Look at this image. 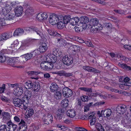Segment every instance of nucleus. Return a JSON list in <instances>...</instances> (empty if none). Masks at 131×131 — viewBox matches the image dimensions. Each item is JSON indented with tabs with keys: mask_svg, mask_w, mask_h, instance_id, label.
Listing matches in <instances>:
<instances>
[{
	"mask_svg": "<svg viewBox=\"0 0 131 131\" xmlns=\"http://www.w3.org/2000/svg\"><path fill=\"white\" fill-rule=\"evenodd\" d=\"M60 20L58 16L55 14L51 15L49 19V23L52 25L57 24Z\"/></svg>",
	"mask_w": 131,
	"mask_h": 131,
	"instance_id": "1",
	"label": "nucleus"
},
{
	"mask_svg": "<svg viewBox=\"0 0 131 131\" xmlns=\"http://www.w3.org/2000/svg\"><path fill=\"white\" fill-rule=\"evenodd\" d=\"M62 62L64 64L67 66L71 64L73 62V58L70 56H65L63 57Z\"/></svg>",
	"mask_w": 131,
	"mask_h": 131,
	"instance_id": "2",
	"label": "nucleus"
},
{
	"mask_svg": "<svg viewBox=\"0 0 131 131\" xmlns=\"http://www.w3.org/2000/svg\"><path fill=\"white\" fill-rule=\"evenodd\" d=\"M62 91L63 95L66 97H70L72 94L71 90L67 87L63 88Z\"/></svg>",
	"mask_w": 131,
	"mask_h": 131,
	"instance_id": "3",
	"label": "nucleus"
},
{
	"mask_svg": "<svg viewBox=\"0 0 131 131\" xmlns=\"http://www.w3.org/2000/svg\"><path fill=\"white\" fill-rule=\"evenodd\" d=\"M33 58L31 53H27L20 56V60L21 62L26 61L28 60L31 59Z\"/></svg>",
	"mask_w": 131,
	"mask_h": 131,
	"instance_id": "4",
	"label": "nucleus"
},
{
	"mask_svg": "<svg viewBox=\"0 0 131 131\" xmlns=\"http://www.w3.org/2000/svg\"><path fill=\"white\" fill-rule=\"evenodd\" d=\"M19 127L17 129V131H25L27 130V126L25 122L21 119L19 124Z\"/></svg>",
	"mask_w": 131,
	"mask_h": 131,
	"instance_id": "5",
	"label": "nucleus"
},
{
	"mask_svg": "<svg viewBox=\"0 0 131 131\" xmlns=\"http://www.w3.org/2000/svg\"><path fill=\"white\" fill-rule=\"evenodd\" d=\"M7 124L8 130H6V131H14L17 127V125L14 124L10 120L7 123Z\"/></svg>",
	"mask_w": 131,
	"mask_h": 131,
	"instance_id": "6",
	"label": "nucleus"
},
{
	"mask_svg": "<svg viewBox=\"0 0 131 131\" xmlns=\"http://www.w3.org/2000/svg\"><path fill=\"white\" fill-rule=\"evenodd\" d=\"M15 15L17 17L21 16L23 13V8L21 6L16 7L15 9Z\"/></svg>",
	"mask_w": 131,
	"mask_h": 131,
	"instance_id": "7",
	"label": "nucleus"
},
{
	"mask_svg": "<svg viewBox=\"0 0 131 131\" xmlns=\"http://www.w3.org/2000/svg\"><path fill=\"white\" fill-rule=\"evenodd\" d=\"M94 115V113L93 112L88 115H86L87 116H88V118L91 119L90 120V124L91 125H94L96 122V116Z\"/></svg>",
	"mask_w": 131,
	"mask_h": 131,
	"instance_id": "8",
	"label": "nucleus"
},
{
	"mask_svg": "<svg viewBox=\"0 0 131 131\" xmlns=\"http://www.w3.org/2000/svg\"><path fill=\"white\" fill-rule=\"evenodd\" d=\"M18 60L15 58H9L7 60V63L12 67H16L15 65L18 62Z\"/></svg>",
	"mask_w": 131,
	"mask_h": 131,
	"instance_id": "9",
	"label": "nucleus"
},
{
	"mask_svg": "<svg viewBox=\"0 0 131 131\" xmlns=\"http://www.w3.org/2000/svg\"><path fill=\"white\" fill-rule=\"evenodd\" d=\"M11 36V35L9 33H3L0 36V41H4L10 38Z\"/></svg>",
	"mask_w": 131,
	"mask_h": 131,
	"instance_id": "10",
	"label": "nucleus"
},
{
	"mask_svg": "<svg viewBox=\"0 0 131 131\" xmlns=\"http://www.w3.org/2000/svg\"><path fill=\"white\" fill-rule=\"evenodd\" d=\"M24 94L25 95L22 99H26L27 101V102L29 103L32 95V93L31 91L27 90L24 92Z\"/></svg>",
	"mask_w": 131,
	"mask_h": 131,
	"instance_id": "11",
	"label": "nucleus"
},
{
	"mask_svg": "<svg viewBox=\"0 0 131 131\" xmlns=\"http://www.w3.org/2000/svg\"><path fill=\"white\" fill-rule=\"evenodd\" d=\"M48 15L47 13L43 12L39 14L37 16V18L39 20L41 21L42 20H46L48 18Z\"/></svg>",
	"mask_w": 131,
	"mask_h": 131,
	"instance_id": "12",
	"label": "nucleus"
},
{
	"mask_svg": "<svg viewBox=\"0 0 131 131\" xmlns=\"http://www.w3.org/2000/svg\"><path fill=\"white\" fill-rule=\"evenodd\" d=\"M126 110V107L124 105H119L117 106L116 107V111L117 112L121 114L125 113Z\"/></svg>",
	"mask_w": 131,
	"mask_h": 131,
	"instance_id": "13",
	"label": "nucleus"
},
{
	"mask_svg": "<svg viewBox=\"0 0 131 131\" xmlns=\"http://www.w3.org/2000/svg\"><path fill=\"white\" fill-rule=\"evenodd\" d=\"M112 111L110 109H107L104 111L102 110L101 112L100 116L99 117H101L103 115L104 117H108L110 116L111 115Z\"/></svg>",
	"mask_w": 131,
	"mask_h": 131,
	"instance_id": "14",
	"label": "nucleus"
},
{
	"mask_svg": "<svg viewBox=\"0 0 131 131\" xmlns=\"http://www.w3.org/2000/svg\"><path fill=\"white\" fill-rule=\"evenodd\" d=\"M22 101L20 99L17 98H15L13 100V102L14 106L16 107H20L22 103Z\"/></svg>",
	"mask_w": 131,
	"mask_h": 131,
	"instance_id": "15",
	"label": "nucleus"
},
{
	"mask_svg": "<svg viewBox=\"0 0 131 131\" xmlns=\"http://www.w3.org/2000/svg\"><path fill=\"white\" fill-rule=\"evenodd\" d=\"M83 68V69L89 71L96 73H100V71L98 70L89 66H84Z\"/></svg>",
	"mask_w": 131,
	"mask_h": 131,
	"instance_id": "16",
	"label": "nucleus"
},
{
	"mask_svg": "<svg viewBox=\"0 0 131 131\" xmlns=\"http://www.w3.org/2000/svg\"><path fill=\"white\" fill-rule=\"evenodd\" d=\"M83 68V69L89 71L96 73H100V71L98 70L89 66H84Z\"/></svg>",
	"mask_w": 131,
	"mask_h": 131,
	"instance_id": "17",
	"label": "nucleus"
},
{
	"mask_svg": "<svg viewBox=\"0 0 131 131\" xmlns=\"http://www.w3.org/2000/svg\"><path fill=\"white\" fill-rule=\"evenodd\" d=\"M83 68V69L89 71L96 73H100V71L98 70L89 66H84Z\"/></svg>",
	"mask_w": 131,
	"mask_h": 131,
	"instance_id": "18",
	"label": "nucleus"
},
{
	"mask_svg": "<svg viewBox=\"0 0 131 131\" xmlns=\"http://www.w3.org/2000/svg\"><path fill=\"white\" fill-rule=\"evenodd\" d=\"M15 15L14 14L12 13L6 14L4 16V19H6L7 21V20H13Z\"/></svg>",
	"mask_w": 131,
	"mask_h": 131,
	"instance_id": "19",
	"label": "nucleus"
},
{
	"mask_svg": "<svg viewBox=\"0 0 131 131\" xmlns=\"http://www.w3.org/2000/svg\"><path fill=\"white\" fill-rule=\"evenodd\" d=\"M14 91L15 93H16L17 96H20L23 92V88L21 87H17Z\"/></svg>",
	"mask_w": 131,
	"mask_h": 131,
	"instance_id": "20",
	"label": "nucleus"
},
{
	"mask_svg": "<svg viewBox=\"0 0 131 131\" xmlns=\"http://www.w3.org/2000/svg\"><path fill=\"white\" fill-rule=\"evenodd\" d=\"M15 4L9 1L6 2L5 3V6L4 7L7 9L8 12H9L11 10V6H13Z\"/></svg>",
	"mask_w": 131,
	"mask_h": 131,
	"instance_id": "21",
	"label": "nucleus"
},
{
	"mask_svg": "<svg viewBox=\"0 0 131 131\" xmlns=\"http://www.w3.org/2000/svg\"><path fill=\"white\" fill-rule=\"evenodd\" d=\"M99 24V20L96 18L92 19L90 20L89 22V24L92 27H95L97 26Z\"/></svg>",
	"mask_w": 131,
	"mask_h": 131,
	"instance_id": "22",
	"label": "nucleus"
},
{
	"mask_svg": "<svg viewBox=\"0 0 131 131\" xmlns=\"http://www.w3.org/2000/svg\"><path fill=\"white\" fill-rule=\"evenodd\" d=\"M48 48L47 44L45 42L42 43V45L39 47V51L40 52L42 53L45 52Z\"/></svg>",
	"mask_w": 131,
	"mask_h": 131,
	"instance_id": "23",
	"label": "nucleus"
},
{
	"mask_svg": "<svg viewBox=\"0 0 131 131\" xmlns=\"http://www.w3.org/2000/svg\"><path fill=\"white\" fill-rule=\"evenodd\" d=\"M118 65L120 67L124 70L127 71H131V67L128 66L127 64L125 63H119Z\"/></svg>",
	"mask_w": 131,
	"mask_h": 131,
	"instance_id": "24",
	"label": "nucleus"
},
{
	"mask_svg": "<svg viewBox=\"0 0 131 131\" xmlns=\"http://www.w3.org/2000/svg\"><path fill=\"white\" fill-rule=\"evenodd\" d=\"M47 31L48 34L50 35L54 36L59 37H61V35L58 33L56 31L52 30L50 29H48L47 30Z\"/></svg>",
	"mask_w": 131,
	"mask_h": 131,
	"instance_id": "25",
	"label": "nucleus"
},
{
	"mask_svg": "<svg viewBox=\"0 0 131 131\" xmlns=\"http://www.w3.org/2000/svg\"><path fill=\"white\" fill-rule=\"evenodd\" d=\"M79 21V18L77 17L71 18L70 20V24H72L73 26H74L76 25H78V22Z\"/></svg>",
	"mask_w": 131,
	"mask_h": 131,
	"instance_id": "26",
	"label": "nucleus"
},
{
	"mask_svg": "<svg viewBox=\"0 0 131 131\" xmlns=\"http://www.w3.org/2000/svg\"><path fill=\"white\" fill-rule=\"evenodd\" d=\"M34 88V91H38L40 89V86L39 83L38 82H34L33 83L32 87Z\"/></svg>",
	"mask_w": 131,
	"mask_h": 131,
	"instance_id": "27",
	"label": "nucleus"
},
{
	"mask_svg": "<svg viewBox=\"0 0 131 131\" xmlns=\"http://www.w3.org/2000/svg\"><path fill=\"white\" fill-rule=\"evenodd\" d=\"M24 32V31L23 29L19 28L15 30L14 32V36H18L23 34Z\"/></svg>",
	"mask_w": 131,
	"mask_h": 131,
	"instance_id": "28",
	"label": "nucleus"
},
{
	"mask_svg": "<svg viewBox=\"0 0 131 131\" xmlns=\"http://www.w3.org/2000/svg\"><path fill=\"white\" fill-rule=\"evenodd\" d=\"M22 99L23 102V103L22 102V103H21V105L20 108L25 110L27 108L28 103L27 102V101L26 102L25 99Z\"/></svg>",
	"mask_w": 131,
	"mask_h": 131,
	"instance_id": "29",
	"label": "nucleus"
},
{
	"mask_svg": "<svg viewBox=\"0 0 131 131\" xmlns=\"http://www.w3.org/2000/svg\"><path fill=\"white\" fill-rule=\"evenodd\" d=\"M76 112L73 110H69L67 112V115L68 116L71 118L74 117L76 115Z\"/></svg>",
	"mask_w": 131,
	"mask_h": 131,
	"instance_id": "30",
	"label": "nucleus"
},
{
	"mask_svg": "<svg viewBox=\"0 0 131 131\" xmlns=\"http://www.w3.org/2000/svg\"><path fill=\"white\" fill-rule=\"evenodd\" d=\"M32 30L34 32H36L41 38L44 37V35L42 31L38 29L37 28H34L32 29Z\"/></svg>",
	"mask_w": 131,
	"mask_h": 131,
	"instance_id": "31",
	"label": "nucleus"
},
{
	"mask_svg": "<svg viewBox=\"0 0 131 131\" xmlns=\"http://www.w3.org/2000/svg\"><path fill=\"white\" fill-rule=\"evenodd\" d=\"M62 18L63 19L62 21L66 24H68L69 23H70V20L71 18V16L69 15H66L63 17L62 16Z\"/></svg>",
	"mask_w": 131,
	"mask_h": 131,
	"instance_id": "32",
	"label": "nucleus"
},
{
	"mask_svg": "<svg viewBox=\"0 0 131 131\" xmlns=\"http://www.w3.org/2000/svg\"><path fill=\"white\" fill-rule=\"evenodd\" d=\"M58 87L56 83H52L50 86V88L51 91L53 92L57 90Z\"/></svg>",
	"mask_w": 131,
	"mask_h": 131,
	"instance_id": "33",
	"label": "nucleus"
},
{
	"mask_svg": "<svg viewBox=\"0 0 131 131\" xmlns=\"http://www.w3.org/2000/svg\"><path fill=\"white\" fill-rule=\"evenodd\" d=\"M123 81L125 84L127 86H131V82L130 79L128 77H126L123 79Z\"/></svg>",
	"mask_w": 131,
	"mask_h": 131,
	"instance_id": "34",
	"label": "nucleus"
},
{
	"mask_svg": "<svg viewBox=\"0 0 131 131\" xmlns=\"http://www.w3.org/2000/svg\"><path fill=\"white\" fill-rule=\"evenodd\" d=\"M89 21V19L88 17L84 16H82L80 17V22L81 23L83 24V23H86Z\"/></svg>",
	"mask_w": 131,
	"mask_h": 131,
	"instance_id": "35",
	"label": "nucleus"
},
{
	"mask_svg": "<svg viewBox=\"0 0 131 131\" xmlns=\"http://www.w3.org/2000/svg\"><path fill=\"white\" fill-rule=\"evenodd\" d=\"M69 101L67 99H63L61 102V104H62V107L65 108L67 107L68 105Z\"/></svg>",
	"mask_w": 131,
	"mask_h": 131,
	"instance_id": "36",
	"label": "nucleus"
},
{
	"mask_svg": "<svg viewBox=\"0 0 131 131\" xmlns=\"http://www.w3.org/2000/svg\"><path fill=\"white\" fill-rule=\"evenodd\" d=\"M34 10L32 8L30 7L27 8L26 10L25 13L27 15H32L33 12Z\"/></svg>",
	"mask_w": 131,
	"mask_h": 131,
	"instance_id": "37",
	"label": "nucleus"
},
{
	"mask_svg": "<svg viewBox=\"0 0 131 131\" xmlns=\"http://www.w3.org/2000/svg\"><path fill=\"white\" fill-rule=\"evenodd\" d=\"M33 83L30 81L26 82L25 83V87L27 89H30L32 87Z\"/></svg>",
	"mask_w": 131,
	"mask_h": 131,
	"instance_id": "38",
	"label": "nucleus"
},
{
	"mask_svg": "<svg viewBox=\"0 0 131 131\" xmlns=\"http://www.w3.org/2000/svg\"><path fill=\"white\" fill-rule=\"evenodd\" d=\"M27 73L29 76L37 75L40 73V72L38 71H28Z\"/></svg>",
	"mask_w": 131,
	"mask_h": 131,
	"instance_id": "39",
	"label": "nucleus"
},
{
	"mask_svg": "<svg viewBox=\"0 0 131 131\" xmlns=\"http://www.w3.org/2000/svg\"><path fill=\"white\" fill-rule=\"evenodd\" d=\"M7 22L6 19H4V17L3 18H0V25L1 26H3L8 25V23Z\"/></svg>",
	"mask_w": 131,
	"mask_h": 131,
	"instance_id": "40",
	"label": "nucleus"
},
{
	"mask_svg": "<svg viewBox=\"0 0 131 131\" xmlns=\"http://www.w3.org/2000/svg\"><path fill=\"white\" fill-rule=\"evenodd\" d=\"M65 24H66L63 22L62 20L61 19L57 24L58 25V27L60 29H62L63 28Z\"/></svg>",
	"mask_w": 131,
	"mask_h": 131,
	"instance_id": "41",
	"label": "nucleus"
},
{
	"mask_svg": "<svg viewBox=\"0 0 131 131\" xmlns=\"http://www.w3.org/2000/svg\"><path fill=\"white\" fill-rule=\"evenodd\" d=\"M103 27L108 30H110L112 29V25L110 23H105L104 24Z\"/></svg>",
	"mask_w": 131,
	"mask_h": 131,
	"instance_id": "42",
	"label": "nucleus"
},
{
	"mask_svg": "<svg viewBox=\"0 0 131 131\" xmlns=\"http://www.w3.org/2000/svg\"><path fill=\"white\" fill-rule=\"evenodd\" d=\"M36 40V39H29L28 40V44L26 43V42H25L22 44L21 45V46H28L30 44L34 42Z\"/></svg>",
	"mask_w": 131,
	"mask_h": 131,
	"instance_id": "43",
	"label": "nucleus"
},
{
	"mask_svg": "<svg viewBox=\"0 0 131 131\" xmlns=\"http://www.w3.org/2000/svg\"><path fill=\"white\" fill-rule=\"evenodd\" d=\"M27 110L28 111L26 115H28V117L29 116V117H30L34 113V110L32 108H28Z\"/></svg>",
	"mask_w": 131,
	"mask_h": 131,
	"instance_id": "44",
	"label": "nucleus"
},
{
	"mask_svg": "<svg viewBox=\"0 0 131 131\" xmlns=\"http://www.w3.org/2000/svg\"><path fill=\"white\" fill-rule=\"evenodd\" d=\"M56 57L54 55H51L50 56V59L51 60V62L52 63H55L56 61Z\"/></svg>",
	"mask_w": 131,
	"mask_h": 131,
	"instance_id": "45",
	"label": "nucleus"
},
{
	"mask_svg": "<svg viewBox=\"0 0 131 131\" xmlns=\"http://www.w3.org/2000/svg\"><path fill=\"white\" fill-rule=\"evenodd\" d=\"M62 93L59 91H57L55 93L54 97L57 100H59L61 98Z\"/></svg>",
	"mask_w": 131,
	"mask_h": 131,
	"instance_id": "46",
	"label": "nucleus"
},
{
	"mask_svg": "<svg viewBox=\"0 0 131 131\" xmlns=\"http://www.w3.org/2000/svg\"><path fill=\"white\" fill-rule=\"evenodd\" d=\"M104 88L105 89H107L110 91L112 92H118L119 93V91L117 89H114L109 87L107 86H104Z\"/></svg>",
	"mask_w": 131,
	"mask_h": 131,
	"instance_id": "47",
	"label": "nucleus"
},
{
	"mask_svg": "<svg viewBox=\"0 0 131 131\" xmlns=\"http://www.w3.org/2000/svg\"><path fill=\"white\" fill-rule=\"evenodd\" d=\"M98 28L97 26L94 27H92L91 28V31L94 33H96L99 31Z\"/></svg>",
	"mask_w": 131,
	"mask_h": 131,
	"instance_id": "48",
	"label": "nucleus"
},
{
	"mask_svg": "<svg viewBox=\"0 0 131 131\" xmlns=\"http://www.w3.org/2000/svg\"><path fill=\"white\" fill-rule=\"evenodd\" d=\"M45 120H48V121H50L51 122H52L53 119V117L52 115L51 114H48L46 117H45Z\"/></svg>",
	"mask_w": 131,
	"mask_h": 131,
	"instance_id": "49",
	"label": "nucleus"
},
{
	"mask_svg": "<svg viewBox=\"0 0 131 131\" xmlns=\"http://www.w3.org/2000/svg\"><path fill=\"white\" fill-rule=\"evenodd\" d=\"M81 100L83 102L89 100V99L88 96L87 95H84L82 96L81 97Z\"/></svg>",
	"mask_w": 131,
	"mask_h": 131,
	"instance_id": "50",
	"label": "nucleus"
},
{
	"mask_svg": "<svg viewBox=\"0 0 131 131\" xmlns=\"http://www.w3.org/2000/svg\"><path fill=\"white\" fill-rule=\"evenodd\" d=\"M31 53L33 57H34L38 55L40 52L38 50H36L33 51L31 52Z\"/></svg>",
	"mask_w": 131,
	"mask_h": 131,
	"instance_id": "51",
	"label": "nucleus"
},
{
	"mask_svg": "<svg viewBox=\"0 0 131 131\" xmlns=\"http://www.w3.org/2000/svg\"><path fill=\"white\" fill-rule=\"evenodd\" d=\"M80 89L83 91L89 92H91L92 91V89L85 87H82L80 88Z\"/></svg>",
	"mask_w": 131,
	"mask_h": 131,
	"instance_id": "52",
	"label": "nucleus"
},
{
	"mask_svg": "<svg viewBox=\"0 0 131 131\" xmlns=\"http://www.w3.org/2000/svg\"><path fill=\"white\" fill-rule=\"evenodd\" d=\"M2 115L3 116V118H5L8 119L9 117V113L8 112L2 113Z\"/></svg>",
	"mask_w": 131,
	"mask_h": 131,
	"instance_id": "53",
	"label": "nucleus"
},
{
	"mask_svg": "<svg viewBox=\"0 0 131 131\" xmlns=\"http://www.w3.org/2000/svg\"><path fill=\"white\" fill-rule=\"evenodd\" d=\"M6 60V57L4 55L0 54V62H3Z\"/></svg>",
	"mask_w": 131,
	"mask_h": 131,
	"instance_id": "54",
	"label": "nucleus"
},
{
	"mask_svg": "<svg viewBox=\"0 0 131 131\" xmlns=\"http://www.w3.org/2000/svg\"><path fill=\"white\" fill-rule=\"evenodd\" d=\"M95 127L97 130L103 128L102 125L99 123H97L95 125Z\"/></svg>",
	"mask_w": 131,
	"mask_h": 131,
	"instance_id": "55",
	"label": "nucleus"
},
{
	"mask_svg": "<svg viewBox=\"0 0 131 131\" xmlns=\"http://www.w3.org/2000/svg\"><path fill=\"white\" fill-rule=\"evenodd\" d=\"M65 108H60L57 111V113H59L60 114H63V113L64 112Z\"/></svg>",
	"mask_w": 131,
	"mask_h": 131,
	"instance_id": "56",
	"label": "nucleus"
},
{
	"mask_svg": "<svg viewBox=\"0 0 131 131\" xmlns=\"http://www.w3.org/2000/svg\"><path fill=\"white\" fill-rule=\"evenodd\" d=\"M7 126L5 125H3L0 126V131H5V129L7 130L6 129Z\"/></svg>",
	"mask_w": 131,
	"mask_h": 131,
	"instance_id": "57",
	"label": "nucleus"
},
{
	"mask_svg": "<svg viewBox=\"0 0 131 131\" xmlns=\"http://www.w3.org/2000/svg\"><path fill=\"white\" fill-rule=\"evenodd\" d=\"M9 12H8L7 9L3 7V8H2V10L1 11V12L3 14L5 15L6 14L8 13Z\"/></svg>",
	"mask_w": 131,
	"mask_h": 131,
	"instance_id": "58",
	"label": "nucleus"
},
{
	"mask_svg": "<svg viewBox=\"0 0 131 131\" xmlns=\"http://www.w3.org/2000/svg\"><path fill=\"white\" fill-rule=\"evenodd\" d=\"M5 88V85L3 84L2 85V87H0V93H3L4 92Z\"/></svg>",
	"mask_w": 131,
	"mask_h": 131,
	"instance_id": "59",
	"label": "nucleus"
},
{
	"mask_svg": "<svg viewBox=\"0 0 131 131\" xmlns=\"http://www.w3.org/2000/svg\"><path fill=\"white\" fill-rule=\"evenodd\" d=\"M75 130L79 131H88L87 130L83 128L80 127H76Z\"/></svg>",
	"mask_w": 131,
	"mask_h": 131,
	"instance_id": "60",
	"label": "nucleus"
},
{
	"mask_svg": "<svg viewBox=\"0 0 131 131\" xmlns=\"http://www.w3.org/2000/svg\"><path fill=\"white\" fill-rule=\"evenodd\" d=\"M57 119L59 120L62 119V117L63 115V114H59V113H57Z\"/></svg>",
	"mask_w": 131,
	"mask_h": 131,
	"instance_id": "61",
	"label": "nucleus"
},
{
	"mask_svg": "<svg viewBox=\"0 0 131 131\" xmlns=\"http://www.w3.org/2000/svg\"><path fill=\"white\" fill-rule=\"evenodd\" d=\"M65 72L64 71H60L58 72V74L60 76H64Z\"/></svg>",
	"mask_w": 131,
	"mask_h": 131,
	"instance_id": "62",
	"label": "nucleus"
},
{
	"mask_svg": "<svg viewBox=\"0 0 131 131\" xmlns=\"http://www.w3.org/2000/svg\"><path fill=\"white\" fill-rule=\"evenodd\" d=\"M85 43L89 47H93V45L91 41H87L85 42Z\"/></svg>",
	"mask_w": 131,
	"mask_h": 131,
	"instance_id": "63",
	"label": "nucleus"
},
{
	"mask_svg": "<svg viewBox=\"0 0 131 131\" xmlns=\"http://www.w3.org/2000/svg\"><path fill=\"white\" fill-rule=\"evenodd\" d=\"M64 76L66 77H70L72 76L73 75V74L72 73L67 72H65Z\"/></svg>",
	"mask_w": 131,
	"mask_h": 131,
	"instance_id": "64",
	"label": "nucleus"
}]
</instances>
